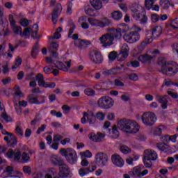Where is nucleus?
<instances>
[{
    "label": "nucleus",
    "instance_id": "f257e3e1",
    "mask_svg": "<svg viewBox=\"0 0 178 178\" xmlns=\"http://www.w3.org/2000/svg\"><path fill=\"white\" fill-rule=\"evenodd\" d=\"M118 127L122 131H124V133H128L129 134H136V133L140 131V126L137 124V122L129 119L119 120Z\"/></svg>",
    "mask_w": 178,
    "mask_h": 178
},
{
    "label": "nucleus",
    "instance_id": "f03ea898",
    "mask_svg": "<svg viewBox=\"0 0 178 178\" xmlns=\"http://www.w3.org/2000/svg\"><path fill=\"white\" fill-rule=\"evenodd\" d=\"M6 155L8 159H13L15 162H19L21 159L22 163H27L30 161V155L26 152H24L22 154V152L20 151L16 152L13 149H9Z\"/></svg>",
    "mask_w": 178,
    "mask_h": 178
},
{
    "label": "nucleus",
    "instance_id": "7ed1b4c3",
    "mask_svg": "<svg viewBox=\"0 0 178 178\" xmlns=\"http://www.w3.org/2000/svg\"><path fill=\"white\" fill-rule=\"evenodd\" d=\"M51 163H53L54 166H58L60 169V172L58 173L60 177L65 178L69 176L70 170L63 160L58 158H53L51 159Z\"/></svg>",
    "mask_w": 178,
    "mask_h": 178
},
{
    "label": "nucleus",
    "instance_id": "20e7f679",
    "mask_svg": "<svg viewBox=\"0 0 178 178\" xmlns=\"http://www.w3.org/2000/svg\"><path fill=\"white\" fill-rule=\"evenodd\" d=\"M60 154L62 156L66 158L68 163H70V165H76L77 163V153L73 148H62L60 149Z\"/></svg>",
    "mask_w": 178,
    "mask_h": 178
},
{
    "label": "nucleus",
    "instance_id": "39448f33",
    "mask_svg": "<svg viewBox=\"0 0 178 178\" xmlns=\"http://www.w3.org/2000/svg\"><path fill=\"white\" fill-rule=\"evenodd\" d=\"M116 40V35L113 31L111 30L107 33L103 34L99 38V44L104 47V48H108V47H112L113 42Z\"/></svg>",
    "mask_w": 178,
    "mask_h": 178
},
{
    "label": "nucleus",
    "instance_id": "423d86ee",
    "mask_svg": "<svg viewBox=\"0 0 178 178\" xmlns=\"http://www.w3.org/2000/svg\"><path fill=\"white\" fill-rule=\"evenodd\" d=\"M158 159V154L154 150L146 149L144 152L143 155V163L145 168H152V162L156 161Z\"/></svg>",
    "mask_w": 178,
    "mask_h": 178
},
{
    "label": "nucleus",
    "instance_id": "0eeeda50",
    "mask_svg": "<svg viewBox=\"0 0 178 178\" xmlns=\"http://www.w3.org/2000/svg\"><path fill=\"white\" fill-rule=\"evenodd\" d=\"M131 12L134 13V17L136 20H140L141 23H147L148 19L145 15H143L144 8L139 4L135 3L131 8Z\"/></svg>",
    "mask_w": 178,
    "mask_h": 178
},
{
    "label": "nucleus",
    "instance_id": "6e6552de",
    "mask_svg": "<svg viewBox=\"0 0 178 178\" xmlns=\"http://www.w3.org/2000/svg\"><path fill=\"white\" fill-rule=\"evenodd\" d=\"M159 50L148 49L145 54L140 55L138 57L139 62L141 63H149L151 60H154L156 58V55H159Z\"/></svg>",
    "mask_w": 178,
    "mask_h": 178
},
{
    "label": "nucleus",
    "instance_id": "1a4fd4ad",
    "mask_svg": "<svg viewBox=\"0 0 178 178\" xmlns=\"http://www.w3.org/2000/svg\"><path fill=\"white\" fill-rule=\"evenodd\" d=\"M178 72V65L176 62L171 61L169 63H167L166 65L163 67V71L161 73L172 77L175 76Z\"/></svg>",
    "mask_w": 178,
    "mask_h": 178
},
{
    "label": "nucleus",
    "instance_id": "9d476101",
    "mask_svg": "<svg viewBox=\"0 0 178 178\" xmlns=\"http://www.w3.org/2000/svg\"><path fill=\"white\" fill-rule=\"evenodd\" d=\"M114 104L115 101L108 96H103L97 101V105L99 108H102V109H109L112 108Z\"/></svg>",
    "mask_w": 178,
    "mask_h": 178
},
{
    "label": "nucleus",
    "instance_id": "9b49d317",
    "mask_svg": "<svg viewBox=\"0 0 178 178\" xmlns=\"http://www.w3.org/2000/svg\"><path fill=\"white\" fill-rule=\"evenodd\" d=\"M142 122L143 124L145 126H154L155 124L157 118L156 115H155V113L148 112V113H144L141 117Z\"/></svg>",
    "mask_w": 178,
    "mask_h": 178
},
{
    "label": "nucleus",
    "instance_id": "f8f14e48",
    "mask_svg": "<svg viewBox=\"0 0 178 178\" xmlns=\"http://www.w3.org/2000/svg\"><path fill=\"white\" fill-rule=\"evenodd\" d=\"M36 80L39 87H42L43 88H54L56 87V83L55 82H47L45 81V78L44 75L41 73H38L36 76Z\"/></svg>",
    "mask_w": 178,
    "mask_h": 178
},
{
    "label": "nucleus",
    "instance_id": "ddd939ff",
    "mask_svg": "<svg viewBox=\"0 0 178 178\" xmlns=\"http://www.w3.org/2000/svg\"><path fill=\"white\" fill-rule=\"evenodd\" d=\"M123 38L126 42H129V44H134V42L140 41V36L138 31H132L129 33L124 34Z\"/></svg>",
    "mask_w": 178,
    "mask_h": 178
},
{
    "label": "nucleus",
    "instance_id": "4468645a",
    "mask_svg": "<svg viewBox=\"0 0 178 178\" xmlns=\"http://www.w3.org/2000/svg\"><path fill=\"white\" fill-rule=\"evenodd\" d=\"M111 31L114 33L116 40H119L122 38V33L129 31V26L124 23L120 24L116 29H111Z\"/></svg>",
    "mask_w": 178,
    "mask_h": 178
},
{
    "label": "nucleus",
    "instance_id": "2eb2a0df",
    "mask_svg": "<svg viewBox=\"0 0 178 178\" xmlns=\"http://www.w3.org/2000/svg\"><path fill=\"white\" fill-rule=\"evenodd\" d=\"M89 59H90L91 62L96 64L102 63L104 61L102 54L97 50H92L89 53Z\"/></svg>",
    "mask_w": 178,
    "mask_h": 178
},
{
    "label": "nucleus",
    "instance_id": "dca6fc26",
    "mask_svg": "<svg viewBox=\"0 0 178 178\" xmlns=\"http://www.w3.org/2000/svg\"><path fill=\"white\" fill-rule=\"evenodd\" d=\"M95 159L97 165H99L100 168H104L108 165V156L104 153H97Z\"/></svg>",
    "mask_w": 178,
    "mask_h": 178
},
{
    "label": "nucleus",
    "instance_id": "f3484780",
    "mask_svg": "<svg viewBox=\"0 0 178 178\" xmlns=\"http://www.w3.org/2000/svg\"><path fill=\"white\" fill-rule=\"evenodd\" d=\"M30 33H32L33 37H35L38 33V25L35 24L32 29L31 28H25L24 32L21 33V37H29Z\"/></svg>",
    "mask_w": 178,
    "mask_h": 178
},
{
    "label": "nucleus",
    "instance_id": "a211bd4d",
    "mask_svg": "<svg viewBox=\"0 0 178 178\" xmlns=\"http://www.w3.org/2000/svg\"><path fill=\"white\" fill-rule=\"evenodd\" d=\"M0 94L3 97H12V95L15 97H19V98H23V97H24V94L20 90H17L13 94V90H0Z\"/></svg>",
    "mask_w": 178,
    "mask_h": 178
},
{
    "label": "nucleus",
    "instance_id": "6ab92c4d",
    "mask_svg": "<svg viewBox=\"0 0 178 178\" xmlns=\"http://www.w3.org/2000/svg\"><path fill=\"white\" fill-rule=\"evenodd\" d=\"M4 136H6L4 137V141L8 144V147H10L11 148H15L16 145H17V138H16V136L10 134L8 135V134H4Z\"/></svg>",
    "mask_w": 178,
    "mask_h": 178
},
{
    "label": "nucleus",
    "instance_id": "aec40b11",
    "mask_svg": "<svg viewBox=\"0 0 178 178\" xmlns=\"http://www.w3.org/2000/svg\"><path fill=\"white\" fill-rule=\"evenodd\" d=\"M63 9V8L60 3L57 4L54 8L51 15V19L54 24H56V22H58V17H59V15L62 13Z\"/></svg>",
    "mask_w": 178,
    "mask_h": 178
},
{
    "label": "nucleus",
    "instance_id": "412c9836",
    "mask_svg": "<svg viewBox=\"0 0 178 178\" xmlns=\"http://www.w3.org/2000/svg\"><path fill=\"white\" fill-rule=\"evenodd\" d=\"M88 138L90 141L93 143H101L104 138H105V134L99 132L97 134L94 132H91L88 134Z\"/></svg>",
    "mask_w": 178,
    "mask_h": 178
},
{
    "label": "nucleus",
    "instance_id": "4be33fe9",
    "mask_svg": "<svg viewBox=\"0 0 178 178\" xmlns=\"http://www.w3.org/2000/svg\"><path fill=\"white\" fill-rule=\"evenodd\" d=\"M129 51H130L129 45L126 43L122 44L121 51L118 54V60H124V59L127 58V56H129Z\"/></svg>",
    "mask_w": 178,
    "mask_h": 178
},
{
    "label": "nucleus",
    "instance_id": "5701e85b",
    "mask_svg": "<svg viewBox=\"0 0 178 178\" xmlns=\"http://www.w3.org/2000/svg\"><path fill=\"white\" fill-rule=\"evenodd\" d=\"M156 98L158 102H159V104H161L162 109H168V102L170 101V98H169V96L157 95Z\"/></svg>",
    "mask_w": 178,
    "mask_h": 178
},
{
    "label": "nucleus",
    "instance_id": "b1692460",
    "mask_svg": "<svg viewBox=\"0 0 178 178\" xmlns=\"http://www.w3.org/2000/svg\"><path fill=\"white\" fill-rule=\"evenodd\" d=\"M112 162L113 165L117 166V168H123L124 165V161L119 154H114L111 157Z\"/></svg>",
    "mask_w": 178,
    "mask_h": 178
},
{
    "label": "nucleus",
    "instance_id": "393cba45",
    "mask_svg": "<svg viewBox=\"0 0 178 178\" xmlns=\"http://www.w3.org/2000/svg\"><path fill=\"white\" fill-rule=\"evenodd\" d=\"M72 66V60L69 61H65V63L58 62L56 65V67L59 69V70H62L63 72H69V68Z\"/></svg>",
    "mask_w": 178,
    "mask_h": 178
},
{
    "label": "nucleus",
    "instance_id": "a878e982",
    "mask_svg": "<svg viewBox=\"0 0 178 178\" xmlns=\"http://www.w3.org/2000/svg\"><path fill=\"white\" fill-rule=\"evenodd\" d=\"M41 101L38 100V97H33V95H29L28 96V101L29 104H34V105H41V104H44L45 100L44 99V96H40Z\"/></svg>",
    "mask_w": 178,
    "mask_h": 178
},
{
    "label": "nucleus",
    "instance_id": "bb28decb",
    "mask_svg": "<svg viewBox=\"0 0 178 178\" xmlns=\"http://www.w3.org/2000/svg\"><path fill=\"white\" fill-rule=\"evenodd\" d=\"M95 169H97V165L89 166L86 168H81L79 170V175L81 176V177H84V176L88 175L89 173H92Z\"/></svg>",
    "mask_w": 178,
    "mask_h": 178
},
{
    "label": "nucleus",
    "instance_id": "cd10ccee",
    "mask_svg": "<svg viewBox=\"0 0 178 178\" xmlns=\"http://www.w3.org/2000/svg\"><path fill=\"white\" fill-rule=\"evenodd\" d=\"M83 116L87 117L88 122L89 124L94 125L96 123V117L95 114L92 111H89L88 113L84 112L83 113Z\"/></svg>",
    "mask_w": 178,
    "mask_h": 178
},
{
    "label": "nucleus",
    "instance_id": "c85d7f7f",
    "mask_svg": "<svg viewBox=\"0 0 178 178\" xmlns=\"http://www.w3.org/2000/svg\"><path fill=\"white\" fill-rule=\"evenodd\" d=\"M78 22L81 24V27H82L83 30H88V29H90V25L87 22H88V17L86 16H82L79 17Z\"/></svg>",
    "mask_w": 178,
    "mask_h": 178
},
{
    "label": "nucleus",
    "instance_id": "c756f323",
    "mask_svg": "<svg viewBox=\"0 0 178 178\" xmlns=\"http://www.w3.org/2000/svg\"><path fill=\"white\" fill-rule=\"evenodd\" d=\"M58 48H59V44L55 42H53L50 44L49 52L52 54V56L56 57L58 56Z\"/></svg>",
    "mask_w": 178,
    "mask_h": 178
},
{
    "label": "nucleus",
    "instance_id": "7c9ffc66",
    "mask_svg": "<svg viewBox=\"0 0 178 178\" xmlns=\"http://www.w3.org/2000/svg\"><path fill=\"white\" fill-rule=\"evenodd\" d=\"M162 34V26H156L152 31L153 38H158Z\"/></svg>",
    "mask_w": 178,
    "mask_h": 178
},
{
    "label": "nucleus",
    "instance_id": "2f4dec72",
    "mask_svg": "<svg viewBox=\"0 0 178 178\" xmlns=\"http://www.w3.org/2000/svg\"><path fill=\"white\" fill-rule=\"evenodd\" d=\"M90 5L95 9V10H99L102 9V2L100 0H90Z\"/></svg>",
    "mask_w": 178,
    "mask_h": 178
},
{
    "label": "nucleus",
    "instance_id": "473e14b6",
    "mask_svg": "<svg viewBox=\"0 0 178 178\" xmlns=\"http://www.w3.org/2000/svg\"><path fill=\"white\" fill-rule=\"evenodd\" d=\"M122 17H123V14L119 10H115L111 13V18H113V19L115 20L116 22H119L120 20H122Z\"/></svg>",
    "mask_w": 178,
    "mask_h": 178
},
{
    "label": "nucleus",
    "instance_id": "72a5a7b5",
    "mask_svg": "<svg viewBox=\"0 0 178 178\" xmlns=\"http://www.w3.org/2000/svg\"><path fill=\"white\" fill-rule=\"evenodd\" d=\"M88 19L89 24L92 27H101V20L92 17H89Z\"/></svg>",
    "mask_w": 178,
    "mask_h": 178
},
{
    "label": "nucleus",
    "instance_id": "f704fd0d",
    "mask_svg": "<svg viewBox=\"0 0 178 178\" xmlns=\"http://www.w3.org/2000/svg\"><path fill=\"white\" fill-rule=\"evenodd\" d=\"M157 148L160 151H162V152H168L169 151V146L163 142L157 143Z\"/></svg>",
    "mask_w": 178,
    "mask_h": 178
},
{
    "label": "nucleus",
    "instance_id": "c9c22d12",
    "mask_svg": "<svg viewBox=\"0 0 178 178\" xmlns=\"http://www.w3.org/2000/svg\"><path fill=\"white\" fill-rule=\"evenodd\" d=\"M108 132L113 138H118L119 137V130H118V127H113V129H109Z\"/></svg>",
    "mask_w": 178,
    "mask_h": 178
},
{
    "label": "nucleus",
    "instance_id": "e433bc0d",
    "mask_svg": "<svg viewBox=\"0 0 178 178\" xmlns=\"http://www.w3.org/2000/svg\"><path fill=\"white\" fill-rule=\"evenodd\" d=\"M10 27L13 31L14 33L15 34H19L20 35H22V27L17 26L16 24H12V25H10Z\"/></svg>",
    "mask_w": 178,
    "mask_h": 178
},
{
    "label": "nucleus",
    "instance_id": "4c0bfd02",
    "mask_svg": "<svg viewBox=\"0 0 178 178\" xmlns=\"http://www.w3.org/2000/svg\"><path fill=\"white\" fill-rule=\"evenodd\" d=\"M156 1L157 0H145V8H146L147 10H151L152 6Z\"/></svg>",
    "mask_w": 178,
    "mask_h": 178
},
{
    "label": "nucleus",
    "instance_id": "58836bf2",
    "mask_svg": "<svg viewBox=\"0 0 178 178\" xmlns=\"http://www.w3.org/2000/svg\"><path fill=\"white\" fill-rule=\"evenodd\" d=\"M1 117L3 120H5L6 123H11V122H13L12 118L6 114V111L5 110L1 113Z\"/></svg>",
    "mask_w": 178,
    "mask_h": 178
},
{
    "label": "nucleus",
    "instance_id": "ea45409f",
    "mask_svg": "<svg viewBox=\"0 0 178 178\" xmlns=\"http://www.w3.org/2000/svg\"><path fill=\"white\" fill-rule=\"evenodd\" d=\"M38 42H36L33 46L31 54L32 58H37V55H38V53L40 52V51L38 50Z\"/></svg>",
    "mask_w": 178,
    "mask_h": 178
},
{
    "label": "nucleus",
    "instance_id": "a19ab883",
    "mask_svg": "<svg viewBox=\"0 0 178 178\" xmlns=\"http://www.w3.org/2000/svg\"><path fill=\"white\" fill-rule=\"evenodd\" d=\"M170 62L171 61H166V58L163 57H160L158 58V63L159 65H161V72H163V66H166V65Z\"/></svg>",
    "mask_w": 178,
    "mask_h": 178
},
{
    "label": "nucleus",
    "instance_id": "79ce46f5",
    "mask_svg": "<svg viewBox=\"0 0 178 178\" xmlns=\"http://www.w3.org/2000/svg\"><path fill=\"white\" fill-rule=\"evenodd\" d=\"M160 6H161L163 9H169L170 1L169 0H160Z\"/></svg>",
    "mask_w": 178,
    "mask_h": 178
},
{
    "label": "nucleus",
    "instance_id": "37998d69",
    "mask_svg": "<svg viewBox=\"0 0 178 178\" xmlns=\"http://www.w3.org/2000/svg\"><path fill=\"white\" fill-rule=\"evenodd\" d=\"M85 12L88 16H95V10L90 6L86 7Z\"/></svg>",
    "mask_w": 178,
    "mask_h": 178
},
{
    "label": "nucleus",
    "instance_id": "c03bdc74",
    "mask_svg": "<svg viewBox=\"0 0 178 178\" xmlns=\"http://www.w3.org/2000/svg\"><path fill=\"white\" fill-rule=\"evenodd\" d=\"M120 152L124 154V155H127L131 152V149L126 145H122L120 147Z\"/></svg>",
    "mask_w": 178,
    "mask_h": 178
},
{
    "label": "nucleus",
    "instance_id": "a18cd8bd",
    "mask_svg": "<svg viewBox=\"0 0 178 178\" xmlns=\"http://www.w3.org/2000/svg\"><path fill=\"white\" fill-rule=\"evenodd\" d=\"M55 173H56V172L55 171V169L49 168L47 170V173L45 175L44 178H52L54 177V176H55Z\"/></svg>",
    "mask_w": 178,
    "mask_h": 178
},
{
    "label": "nucleus",
    "instance_id": "49530a36",
    "mask_svg": "<svg viewBox=\"0 0 178 178\" xmlns=\"http://www.w3.org/2000/svg\"><path fill=\"white\" fill-rule=\"evenodd\" d=\"M141 167L136 166L134 168L133 175H134V176H137L139 178H141Z\"/></svg>",
    "mask_w": 178,
    "mask_h": 178
},
{
    "label": "nucleus",
    "instance_id": "de8ad7c7",
    "mask_svg": "<svg viewBox=\"0 0 178 178\" xmlns=\"http://www.w3.org/2000/svg\"><path fill=\"white\" fill-rule=\"evenodd\" d=\"M74 45L77 48H79L81 49L83 47H84V41L82 40L81 39H77L74 41Z\"/></svg>",
    "mask_w": 178,
    "mask_h": 178
},
{
    "label": "nucleus",
    "instance_id": "09e8293b",
    "mask_svg": "<svg viewBox=\"0 0 178 178\" xmlns=\"http://www.w3.org/2000/svg\"><path fill=\"white\" fill-rule=\"evenodd\" d=\"M22 62H23V60H22V58L17 57L15 58V64L12 67V69H17V67H19V66H20V65H22Z\"/></svg>",
    "mask_w": 178,
    "mask_h": 178
},
{
    "label": "nucleus",
    "instance_id": "8fccbe9b",
    "mask_svg": "<svg viewBox=\"0 0 178 178\" xmlns=\"http://www.w3.org/2000/svg\"><path fill=\"white\" fill-rule=\"evenodd\" d=\"M101 21L100 27H106L111 24V21L108 18H104Z\"/></svg>",
    "mask_w": 178,
    "mask_h": 178
},
{
    "label": "nucleus",
    "instance_id": "3c124183",
    "mask_svg": "<svg viewBox=\"0 0 178 178\" xmlns=\"http://www.w3.org/2000/svg\"><path fill=\"white\" fill-rule=\"evenodd\" d=\"M95 118H96V119H97V120L102 122V120H105V114L101 111L97 112L96 113Z\"/></svg>",
    "mask_w": 178,
    "mask_h": 178
},
{
    "label": "nucleus",
    "instance_id": "603ef678",
    "mask_svg": "<svg viewBox=\"0 0 178 178\" xmlns=\"http://www.w3.org/2000/svg\"><path fill=\"white\" fill-rule=\"evenodd\" d=\"M170 27L172 30H177L178 29V19H175L170 22Z\"/></svg>",
    "mask_w": 178,
    "mask_h": 178
},
{
    "label": "nucleus",
    "instance_id": "864d4df0",
    "mask_svg": "<svg viewBox=\"0 0 178 178\" xmlns=\"http://www.w3.org/2000/svg\"><path fill=\"white\" fill-rule=\"evenodd\" d=\"M50 115L51 116H56V118H62V116H63V114H62L60 111L56 113V111L55 110H51L50 111Z\"/></svg>",
    "mask_w": 178,
    "mask_h": 178
},
{
    "label": "nucleus",
    "instance_id": "5fc2aeb1",
    "mask_svg": "<svg viewBox=\"0 0 178 178\" xmlns=\"http://www.w3.org/2000/svg\"><path fill=\"white\" fill-rule=\"evenodd\" d=\"M118 54L115 51H111L108 55V59L110 62H113L116 59Z\"/></svg>",
    "mask_w": 178,
    "mask_h": 178
},
{
    "label": "nucleus",
    "instance_id": "6e6d98bb",
    "mask_svg": "<svg viewBox=\"0 0 178 178\" xmlns=\"http://www.w3.org/2000/svg\"><path fill=\"white\" fill-rule=\"evenodd\" d=\"M151 19L153 23H156L157 22H159L161 17L157 14H152Z\"/></svg>",
    "mask_w": 178,
    "mask_h": 178
},
{
    "label": "nucleus",
    "instance_id": "4d7b16f0",
    "mask_svg": "<svg viewBox=\"0 0 178 178\" xmlns=\"http://www.w3.org/2000/svg\"><path fill=\"white\" fill-rule=\"evenodd\" d=\"M153 134L154 136H161L162 134V129L159 127L154 128L153 130Z\"/></svg>",
    "mask_w": 178,
    "mask_h": 178
},
{
    "label": "nucleus",
    "instance_id": "13d9d810",
    "mask_svg": "<svg viewBox=\"0 0 178 178\" xmlns=\"http://www.w3.org/2000/svg\"><path fill=\"white\" fill-rule=\"evenodd\" d=\"M127 66L130 67L131 66L132 67H138L140 66V63L137 60H134L131 61V63H127Z\"/></svg>",
    "mask_w": 178,
    "mask_h": 178
},
{
    "label": "nucleus",
    "instance_id": "bf43d9fd",
    "mask_svg": "<svg viewBox=\"0 0 178 178\" xmlns=\"http://www.w3.org/2000/svg\"><path fill=\"white\" fill-rule=\"evenodd\" d=\"M153 41L154 39L152 38V36H147L145 38L142 43L145 44V45H148L149 44H151V42H152Z\"/></svg>",
    "mask_w": 178,
    "mask_h": 178
},
{
    "label": "nucleus",
    "instance_id": "052dcab7",
    "mask_svg": "<svg viewBox=\"0 0 178 178\" xmlns=\"http://www.w3.org/2000/svg\"><path fill=\"white\" fill-rule=\"evenodd\" d=\"M84 93L86 95H88V97H94V95H95V90H84Z\"/></svg>",
    "mask_w": 178,
    "mask_h": 178
},
{
    "label": "nucleus",
    "instance_id": "680f3d73",
    "mask_svg": "<svg viewBox=\"0 0 178 178\" xmlns=\"http://www.w3.org/2000/svg\"><path fill=\"white\" fill-rule=\"evenodd\" d=\"M161 141H162V143H165V144L170 143V136H169V135L163 136L161 138Z\"/></svg>",
    "mask_w": 178,
    "mask_h": 178
},
{
    "label": "nucleus",
    "instance_id": "e2e57ef3",
    "mask_svg": "<svg viewBox=\"0 0 178 178\" xmlns=\"http://www.w3.org/2000/svg\"><path fill=\"white\" fill-rule=\"evenodd\" d=\"M23 172L26 175H31V168L29 165H25L23 167Z\"/></svg>",
    "mask_w": 178,
    "mask_h": 178
},
{
    "label": "nucleus",
    "instance_id": "0e129e2a",
    "mask_svg": "<svg viewBox=\"0 0 178 178\" xmlns=\"http://www.w3.org/2000/svg\"><path fill=\"white\" fill-rule=\"evenodd\" d=\"M63 138V136L60 134H56L54 136L53 141L54 143H58V141H60Z\"/></svg>",
    "mask_w": 178,
    "mask_h": 178
},
{
    "label": "nucleus",
    "instance_id": "69168bd1",
    "mask_svg": "<svg viewBox=\"0 0 178 178\" xmlns=\"http://www.w3.org/2000/svg\"><path fill=\"white\" fill-rule=\"evenodd\" d=\"M45 129H47V125L42 124L40 127H39L36 131V134L40 135L42 131H45Z\"/></svg>",
    "mask_w": 178,
    "mask_h": 178
},
{
    "label": "nucleus",
    "instance_id": "338daca9",
    "mask_svg": "<svg viewBox=\"0 0 178 178\" xmlns=\"http://www.w3.org/2000/svg\"><path fill=\"white\" fill-rule=\"evenodd\" d=\"M54 69V67H44L43 68V71L44 72L45 74H51V73H52V70Z\"/></svg>",
    "mask_w": 178,
    "mask_h": 178
},
{
    "label": "nucleus",
    "instance_id": "774afa93",
    "mask_svg": "<svg viewBox=\"0 0 178 178\" xmlns=\"http://www.w3.org/2000/svg\"><path fill=\"white\" fill-rule=\"evenodd\" d=\"M82 156H84L85 158H91L92 156V153L90 152V150H86L83 154Z\"/></svg>",
    "mask_w": 178,
    "mask_h": 178
}]
</instances>
